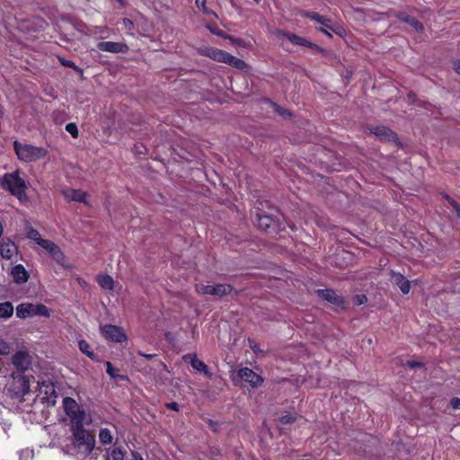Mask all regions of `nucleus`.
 <instances>
[{"label": "nucleus", "instance_id": "nucleus-24", "mask_svg": "<svg viewBox=\"0 0 460 460\" xmlns=\"http://www.w3.org/2000/svg\"><path fill=\"white\" fill-rule=\"evenodd\" d=\"M96 281L104 290L111 291L114 289V280L110 275H99L96 278Z\"/></svg>", "mask_w": 460, "mask_h": 460}, {"label": "nucleus", "instance_id": "nucleus-44", "mask_svg": "<svg viewBox=\"0 0 460 460\" xmlns=\"http://www.w3.org/2000/svg\"><path fill=\"white\" fill-rule=\"evenodd\" d=\"M125 28L128 31H131L133 30V27H134V24H133V22L128 18H124L123 21H122Z\"/></svg>", "mask_w": 460, "mask_h": 460}, {"label": "nucleus", "instance_id": "nucleus-45", "mask_svg": "<svg viewBox=\"0 0 460 460\" xmlns=\"http://www.w3.org/2000/svg\"><path fill=\"white\" fill-rule=\"evenodd\" d=\"M406 365H407L410 368H415V367H423V364H422V363L418 362V361H411V360L407 361Z\"/></svg>", "mask_w": 460, "mask_h": 460}, {"label": "nucleus", "instance_id": "nucleus-46", "mask_svg": "<svg viewBox=\"0 0 460 460\" xmlns=\"http://www.w3.org/2000/svg\"><path fill=\"white\" fill-rule=\"evenodd\" d=\"M450 206L456 211L457 217H460V204L455 200L453 203L450 204Z\"/></svg>", "mask_w": 460, "mask_h": 460}, {"label": "nucleus", "instance_id": "nucleus-47", "mask_svg": "<svg viewBox=\"0 0 460 460\" xmlns=\"http://www.w3.org/2000/svg\"><path fill=\"white\" fill-rule=\"evenodd\" d=\"M166 407L168 409H171L172 411H179V406H178V403L177 402H169V403H166Z\"/></svg>", "mask_w": 460, "mask_h": 460}, {"label": "nucleus", "instance_id": "nucleus-18", "mask_svg": "<svg viewBox=\"0 0 460 460\" xmlns=\"http://www.w3.org/2000/svg\"><path fill=\"white\" fill-rule=\"evenodd\" d=\"M391 281L400 288L403 295L409 294L411 289V283L402 274L391 271Z\"/></svg>", "mask_w": 460, "mask_h": 460}, {"label": "nucleus", "instance_id": "nucleus-27", "mask_svg": "<svg viewBox=\"0 0 460 460\" xmlns=\"http://www.w3.org/2000/svg\"><path fill=\"white\" fill-rule=\"evenodd\" d=\"M13 314V306L11 302L0 303V318H10Z\"/></svg>", "mask_w": 460, "mask_h": 460}, {"label": "nucleus", "instance_id": "nucleus-56", "mask_svg": "<svg viewBox=\"0 0 460 460\" xmlns=\"http://www.w3.org/2000/svg\"><path fill=\"white\" fill-rule=\"evenodd\" d=\"M208 28H209V30H210L214 34H218V35H220V33H219L218 31H217L213 30L211 27H208Z\"/></svg>", "mask_w": 460, "mask_h": 460}, {"label": "nucleus", "instance_id": "nucleus-57", "mask_svg": "<svg viewBox=\"0 0 460 460\" xmlns=\"http://www.w3.org/2000/svg\"><path fill=\"white\" fill-rule=\"evenodd\" d=\"M255 3L259 4L261 0H253Z\"/></svg>", "mask_w": 460, "mask_h": 460}, {"label": "nucleus", "instance_id": "nucleus-15", "mask_svg": "<svg viewBox=\"0 0 460 460\" xmlns=\"http://www.w3.org/2000/svg\"><path fill=\"white\" fill-rule=\"evenodd\" d=\"M101 51L110 53H126L128 50V46L122 42L101 41L97 44Z\"/></svg>", "mask_w": 460, "mask_h": 460}, {"label": "nucleus", "instance_id": "nucleus-26", "mask_svg": "<svg viewBox=\"0 0 460 460\" xmlns=\"http://www.w3.org/2000/svg\"><path fill=\"white\" fill-rule=\"evenodd\" d=\"M264 102L269 103L274 109L275 112L278 113L279 116L289 118L292 117V113L288 110L282 108L278 103L272 102L270 99L265 98Z\"/></svg>", "mask_w": 460, "mask_h": 460}, {"label": "nucleus", "instance_id": "nucleus-52", "mask_svg": "<svg viewBox=\"0 0 460 460\" xmlns=\"http://www.w3.org/2000/svg\"><path fill=\"white\" fill-rule=\"evenodd\" d=\"M443 198L448 202L449 205L455 201L453 198H451L448 194L446 193L443 194Z\"/></svg>", "mask_w": 460, "mask_h": 460}, {"label": "nucleus", "instance_id": "nucleus-39", "mask_svg": "<svg viewBox=\"0 0 460 460\" xmlns=\"http://www.w3.org/2000/svg\"><path fill=\"white\" fill-rule=\"evenodd\" d=\"M367 301V298L365 295H357L354 297V303L358 305H363Z\"/></svg>", "mask_w": 460, "mask_h": 460}, {"label": "nucleus", "instance_id": "nucleus-16", "mask_svg": "<svg viewBox=\"0 0 460 460\" xmlns=\"http://www.w3.org/2000/svg\"><path fill=\"white\" fill-rule=\"evenodd\" d=\"M18 252L16 244L10 239H4L0 244V255L3 259L11 260Z\"/></svg>", "mask_w": 460, "mask_h": 460}, {"label": "nucleus", "instance_id": "nucleus-20", "mask_svg": "<svg viewBox=\"0 0 460 460\" xmlns=\"http://www.w3.org/2000/svg\"><path fill=\"white\" fill-rule=\"evenodd\" d=\"M303 18H309L313 21H315L319 23H321L322 25H323L324 27H326L327 29H330L332 31H333L334 32L338 33V31H336L332 26V22L330 19H327L322 15H320L318 13L316 12H314V11H303L300 14Z\"/></svg>", "mask_w": 460, "mask_h": 460}, {"label": "nucleus", "instance_id": "nucleus-33", "mask_svg": "<svg viewBox=\"0 0 460 460\" xmlns=\"http://www.w3.org/2000/svg\"><path fill=\"white\" fill-rule=\"evenodd\" d=\"M78 346H79V349L84 353L85 354L86 356H88L90 358H94V353L91 350V347L89 345V343L85 341H80L79 343H78Z\"/></svg>", "mask_w": 460, "mask_h": 460}, {"label": "nucleus", "instance_id": "nucleus-2", "mask_svg": "<svg viewBox=\"0 0 460 460\" xmlns=\"http://www.w3.org/2000/svg\"><path fill=\"white\" fill-rule=\"evenodd\" d=\"M26 236L48 252L58 263L64 265L65 255L55 243L42 238L39 231L30 226L26 227Z\"/></svg>", "mask_w": 460, "mask_h": 460}, {"label": "nucleus", "instance_id": "nucleus-43", "mask_svg": "<svg viewBox=\"0 0 460 460\" xmlns=\"http://www.w3.org/2000/svg\"><path fill=\"white\" fill-rule=\"evenodd\" d=\"M109 32V29L107 27H99V28H96V31L94 32V34H100L102 38H104L106 37L107 33Z\"/></svg>", "mask_w": 460, "mask_h": 460}, {"label": "nucleus", "instance_id": "nucleus-17", "mask_svg": "<svg viewBox=\"0 0 460 460\" xmlns=\"http://www.w3.org/2000/svg\"><path fill=\"white\" fill-rule=\"evenodd\" d=\"M62 194L67 201H77L88 204L86 199V193L81 190L75 189H65L62 190Z\"/></svg>", "mask_w": 460, "mask_h": 460}, {"label": "nucleus", "instance_id": "nucleus-37", "mask_svg": "<svg viewBox=\"0 0 460 460\" xmlns=\"http://www.w3.org/2000/svg\"><path fill=\"white\" fill-rule=\"evenodd\" d=\"M11 351V347L7 341L0 338V355H8Z\"/></svg>", "mask_w": 460, "mask_h": 460}, {"label": "nucleus", "instance_id": "nucleus-51", "mask_svg": "<svg viewBox=\"0 0 460 460\" xmlns=\"http://www.w3.org/2000/svg\"><path fill=\"white\" fill-rule=\"evenodd\" d=\"M231 41H232V46H237V47L241 46V42H242L241 40H237V39H234L232 37Z\"/></svg>", "mask_w": 460, "mask_h": 460}, {"label": "nucleus", "instance_id": "nucleus-49", "mask_svg": "<svg viewBox=\"0 0 460 460\" xmlns=\"http://www.w3.org/2000/svg\"><path fill=\"white\" fill-rule=\"evenodd\" d=\"M131 457V460H144L143 457L137 452H132Z\"/></svg>", "mask_w": 460, "mask_h": 460}, {"label": "nucleus", "instance_id": "nucleus-22", "mask_svg": "<svg viewBox=\"0 0 460 460\" xmlns=\"http://www.w3.org/2000/svg\"><path fill=\"white\" fill-rule=\"evenodd\" d=\"M12 276L18 284H23L29 279V273L22 264H17L12 269Z\"/></svg>", "mask_w": 460, "mask_h": 460}, {"label": "nucleus", "instance_id": "nucleus-41", "mask_svg": "<svg viewBox=\"0 0 460 460\" xmlns=\"http://www.w3.org/2000/svg\"><path fill=\"white\" fill-rule=\"evenodd\" d=\"M59 61L60 63L66 66V67H70V68H75V64L71 61V60H67V59H65V58H59Z\"/></svg>", "mask_w": 460, "mask_h": 460}, {"label": "nucleus", "instance_id": "nucleus-9", "mask_svg": "<svg viewBox=\"0 0 460 460\" xmlns=\"http://www.w3.org/2000/svg\"><path fill=\"white\" fill-rule=\"evenodd\" d=\"M316 295L323 300H325L336 307L341 309L346 308V301L343 296L337 295V293L331 288L317 289Z\"/></svg>", "mask_w": 460, "mask_h": 460}, {"label": "nucleus", "instance_id": "nucleus-48", "mask_svg": "<svg viewBox=\"0 0 460 460\" xmlns=\"http://www.w3.org/2000/svg\"><path fill=\"white\" fill-rule=\"evenodd\" d=\"M453 68L456 74L460 75V60H456L454 62Z\"/></svg>", "mask_w": 460, "mask_h": 460}, {"label": "nucleus", "instance_id": "nucleus-23", "mask_svg": "<svg viewBox=\"0 0 460 460\" xmlns=\"http://www.w3.org/2000/svg\"><path fill=\"white\" fill-rule=\"evenodd\" d=\"M190 358L191 367L198 372L204 373L206 376H209L208 366L201 360H199L196 355H186L184 359Z\"/></svg>", "mask_w": 460, "mask_h": 460}, {"label": "nucleus", "instance_id": "nucleus-21", "mask_svg": "<svg viewBox=\"0 0 460 460\" xmlns=\"http://www.w3.org/2000/svg\"><path fill=\"white\" fill-rule=\"evenodd\" d=\"M205 55L219 62H224L226 64L230 63V55L223 50L215 48L207 49L205 50Z\"/></svg>", "mask_w": 460, "mask_h": 460}, {"label": "nucleus", "instance_id": "nucleus-30", "mask_svg": "<svg viewBox=\"0 0 460 460\" xmlns=\"http://www.w3.org/2000/svg\"><path fill=\"white\" fill-rule=\"evenodd\" d=\"M105 365H106V372H107V374L111 377H112V378H119L120 380H127L128 379V377L126 376L119 375V371L112 367V365H111V363L110 361H107L105 363Z\"/></svg>", "mask_w": 460, "mask_h": 460}, {"label": "nucleus", "instance_id": "nucleus-55", "mask_svg": "<svg viewBox=\"0 0 460 460\" xmlns=\"http://www.w3.org/2000/svg\"><path fill=\"white\" fill-rule=\"evenodd\" d=\"M22 382H23V387H24V389H25V388L27 389V388H28L27 381H26L24 378H22Z\"/></svg>", "mask_w": 460, "mask_h": 460}, {"label": "nucleus", "instance_id": "nucleus-38", "mask_svg": "<svg viewBox=\"0 0 460 460\" xmlns=\"http://www.w3.org/2000/svg\"><path fill=\"white\" fill-rule=\"evenodd\" d=\"M226 294V288L224 285H214V296H222Z\"/></svg>", "mask_w": 460, "mask_h": 460}, {"label": "nucleus", "instance_id": "nucleus-19", "mask_svg": "<svg viewBox=\"0 0 460 460\" xmlns=\"http://www.w3.org/2000/svg\"><path fill=\"white\" fill-rule=\"evenodd\" d=\"M71 420L72 429L78 427H84V424H89L92 421V419L89 415L85 413L84 410L79 409L77 411L74 412L68 416Z\"/></svg>", "mask_w": 460, "mask_h": 460}, {"label": "nucleus", "instance_id": "nucleus-4", "mask_svg": "<svg viewBox=\"0 0 460 460\" xmlns=\"http://www.w3.org/2000/svg\"><path fill=\"white\" fill-rule=\"evenodd\" d=\"M13 148L19 160L31 163L44 158L48 151L43 147L14 141Z\"/></svg>", "mask_w": 460, "mask_h": 460}, {"label": "nucleus", "instance_id": "nucleus-13", "mask_svg": "<svg viewBox=\"0 0 460 460\" xmlns=\"http://www.w3.org/2000/svg\"><path fill=\"white\" fill-rule=\"evenodd\" d=\"M238 375L243 381L249 383L252 387H258L263 383V378L248 367L241 368Z\"/></svg>", "mask_w": 460, "mask_h": 460}, {"label": "nucleus", "instance_id": "nucleus-36", "mask_svg": "<svg viewBox=\"0 0 460 460\" xmlns=\"http://www.w3.org/2000/svg\"><path fill=\"white\" fill-rule=\"evenodd\" d=\"M248 343H249V346H250L251 349L254 352V354H256L257 356H259V355L263 356L264 355L263 350H261L260 349L259 344L254 340L248 339Z\"/></svg>", "mask_w": 460, "mask_h": 460}, {"label": "nucleus", "instance_id": "nucleus-35", "mask_svg": "<svg viewBox=\"0 0 460 460\" xmlns=\"http://www.w3.org/2000/svg\"><path fill=\"white\" fill-rule=\"evenodd\" d=\"M66 130L74 137L77 138L79 135V131L77 126L74 122L67 123L66 125Z\"/></svg>", "mask_w": 460, "mask_h": 460}, {"label": "nucleus", "instance_id": "nucleus-3", "mask_svg": "<svg viewBox=\"0 0 460 460\" xmlns=\"http://www.w3.org/2000/svg\"><path fill=\"white\" fill-rule=\"evenodd\" d=\"M1 186L4 190L10 191L20 200L27 198L25 181L20 177L19 171L5 173L1 180Z\"/></svg>", "mask_w": 460, "mask_h": 460}, {"label": "nucleus", "instance_id": "nucleus-40", "mask_svg": "<svg viewBox=\"0 0 460 460\" xmlns=\"http://www.w3.org/2000/svg\"><path fill=\"white\" fill-rule=\"evenodd\" d=\"M450 405L455 410H460V397H453L450 400Z\"/></svg>", "mask_w": 460, "mask_h": 460}, {"label": "nucleus", "instance_id": "nucleus-14", "mask_svg": "<svg viewBox=\"0 0 460 460\" xmlns=\"http://www.w3.org/2000/svg\"><path fill=\"white\" fill-rule=\"evenodd\" d=\"M371 132L382 141L399 142L397 135L387 127L376 126L371 129Z\"/></svg>", "mask_w": 460, "mask_h": 460}, {"label": "nucleus", "instance_id": "nucleus-32", "mask_svg": "<svg viewBox=\"0 0 460 460\" xmlns=\"http://www.w3.org/2000/svg\"><path fill=\"white\" fill-rule=\"evenodd\" d=\"M107 460H124V453L120 448H112L108 451Z\"/></svg>", "mask_w": 460, "mask_h": 460}, {"label": "nucleus", "instance_id": "nucleus-11", "mask_svg": "<svg viewBox=\"0 0 460 460\" xmlns=\"http://www.w3.org/2000/svg\"><path fill=\"white\" fill-rule=\"evenodd\" d=\"M12 362L18 371L24 372L31 365V356L27 350L20 349L13 354Z\"/></svg>", "mask_w": 460, "mask_h": 460}, {"label": "nucleus", "instance_id": "nucleus-7", "mask_svg": "<svg viewBox=\"0 0 460 460\" xmlns=\"http://www.w3.org/2000/svg\"><path fill=\"white\" fill-rule=\"evenodd\" d=\"M279 34L285 36L294 45L307 47V48L313 49L314 51H315L317 53H321L323 55H325V53H326L324 49L321 48L320 46L316 45L315 43L309 41L308 40H306L304 37H301V36H298L296 34L290 33L288 31H279Z\"/></svg>", "mask_w": 460, "mask_h": 460}, {"label": "nucleus", "instance_id": "nucleus-12", "mask_svg": "<svg viewBox=\"0 0 460 460\" xmlns=\"http://www.w3.org/2000/svg\"><path fill=\"white\" fill-rule=\"evenodd\" d=\"M393 15L402 22L409 24L416 32L422 33L424 31V25L418 21L415 17L409 15L404 12H393Z\"/></svg>", "mask_w": 460, "mask_h": 460}, {"label": "nucleus", "instance_id": "nucleus-58", "mask_svg": "<svg viewBox=\"0 0 460 460\" xmlns=\"http://www.w3.org/2000/svg\"><path fill=\"white\" fill-rule=\"evenodd\" d=\"M3 115V111L0 110V117Z\"/></svg>", "mask_w": 460, "mask_h": 460}, {"label": "nucleus", "instance_id": "nucleus-6", "mask_svg": "<svg viewBox=\"0 0 460 460\" xmlns=\"http://www.w3.org/2000/svg\"><path fill=\"white\" fill-rule=\"evenodd\" d=\"M72 433L75 443L77 444L80 450L89 453L94 447L93 436L84 429V427H76L72 429Z\"/></svg>", "mask_w": 460, "mask_h": 460}, {"label": "nucleus", "instance_id": "nucleus-25", "mask_svg": "<svg viewBox=\"0 0 460 460\" xmlns=\"http://www.w3.org/2000/svg\"><path fill=\"white\" fill-rule=\"evenodd\" d=\"M63 407L67 416L74 414V412L80 409L76 401L71 397H65L63 399Z\"/></svg>", "mask_w": 460, "mask_h": 460}, {"label": "nucleus", "instance_id": "nucleus-28", "mask_svg": "<svg viewBox=\"0 0 460 460\" xmlns=\"http://www.w3.org/2000/svg\"><path fill=\"white\" fill-rule=\"evenodd\" d=\"M232 67L236 68L243 73L250 72V66L246 64L243 59L232 56Z\"/></svg>", "mask_w": 460, "mask_h": 460}, {"label": "nucleus", "instance_id": "nucleus-42", "mask_svg": "<svg viewBox=\"0 0 460 460\" xmlns=\"http://www.w3.org/2000/svg\"><path fill=\"white\" fill-rule=\"evenodd\" d=\"M196 5L198 8H201L204 13H209L208 9L206 7V0H196Z\"/></svg>", "mask_w": 460, "mask_h": 460}, {"label": "nucleus", "instance_id": "nucleus-54", "mask_svg": "<svg viewBox=\"0 0 460 460\" xmlns=\"http://www.w3.org/2000/svg\"><path fill=\"white\" fill-rule=\"evenodd\" d=\"M323 34L327 35L328 37H332V34L325 29L320 30Z\"/></svg>", "mask_w": 460, "mask_h": 460}, {"label": "nucleus", "instance_id": "nucleus-10", "mask_svg": "<svg viewBox=\"0 0 460 460\" xmlns=\"http://www.w3.org/2000/svg\"><path fill=\"white\" fill-rule=\"evenodd\" d=\"M39 396L42 402L54 405L58 397L54 385L49 381H42L40 383Z\"/></svg>", "mask_w": 460, "mask_h": 460}, {"label": "nucleus", "instance_id": "nucleus-8", "mask_svg": "<svg viewBox=\"0 0 460 460\" xmlns=\"http://www.w3.org/2000/svg\"><path fill=\"white\" fill-rule=\"evenodd\" d=\"M101 332L106 340L113 342L121 343L127 341V335L122 328L116 325L106 324L101 328Z\"/></svg>", "mask_w": 460, "mask_h": 460}, {"label": "nucleus", "instance_id": "nucleus-34", "mask_svg": "<svg viewBox=\"0 0 460 460\" xmlns=\"http://www.w3.org/2000/svg\"><path fill=\"white\" fill-rule=\"evenodd\" d=\"M298 419V416L296 414H285V415H282L280 418H279V422L281 424H291V423H294L296 420Z\"/></svg>", "mask_w": 460, "mask_h": 460}, {"label": "nucleus", "instance_id": "nucleus-31", "mask_svg": "<svg viewBox=\"0 0 460 460\" xmlns=\"http://www.w3.org/2000/svg\"><path fill=\"white\" fill-rule=\"evenodd\" d=\"M196 291L202 295H212L214 296V285L197 284Z\"/></svg>", "mask_w": 460, "mask_h": 460}, {"label": "nucleus", "instance_id": "nucleus-29", "mask_svg": "<svg viewBox=\"0 0 460 460\" xmlns=\"http://www.w3.org/2000/svg\"><path fill=\"white\" fill-rule=\"evenodd\" d=\"M99 438L102 444L108 445L111 444L113 440V437L111 432L108 429H102L99 432Z\"/></svg>", "mask_w": 460, "mask_h": 460}, {"label": "nucleus", "instance_id": "nucleus-50", "mask_svg": "<svg viewBox=\"0 0 460 460\" xmlns=\"http://www.w3.org/2000/svg\"><path fill=\"white\" fill-rule=\"evenodd\" d=\"M138 354H139L140 356H142V357H144V358H147V359H152V358H154L155 357V354H146V353H143V352H141V351H138Z\"/></svg>", "mask_w": 460, "mask_h": 460}, {"label": "nucleus", "instance_id": "nucleus-1", "mask_svg": "<svg viewBox=\"0 0 460 460\" xmlns=\"http://www.w3.org/2000/svg\"><path fill=\"white\" fill-rule=\"evenodd\" d=\"M252 216L258 228L270 234H278L286 229V224L280 219L282 215L279 210L271 206L268 200L257 201Z\"/></svg>", "mask_w": 460, "mask_h": 460}, {"label": "nucleus", "instance_id": "nucleus-53", "mask_svg": "<svg viewBox=\"0 0 460 460\" xmlns=\"http://www.w3.org/2000/svg\"><path fill=\"white\" fill-rule=\"evenodd\" d=\"M77 281H78V283L80 284V286H82V287H86V286H87L86 281H85V280H84L83 279H80V278H79V279H77Z\"/></svg>", "mask_w": 460, "mask_h": 460}, {"label": "nucleus", "instance_id": "nucleus-5", "mask_svg": "<svg viewBox=\"0 0 460 460\" xmlns=\"http://www.w3.org/2000/svg\"><path fill=\"white\" fill-rule=\"evenodd\" d=\"M49 317L50 310L42 304L22 303L16 307V316L26 319L32 316Z\"/></svg>", "mask_w": 460, "mask_h": 460}]
</instances>
